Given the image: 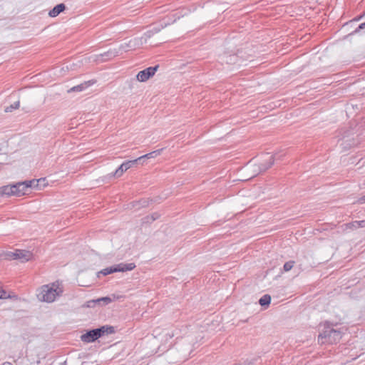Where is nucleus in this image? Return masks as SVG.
Returning <instances> with one entry per match:
<instances>
[{"label":"nucleus","instance_id":"1","mask_svg":"<svg viewBox=\"0 0 365 365\" xmlns=\"http://www.w3.org/2000/svg\"><path fill=\"white\" fill-rule=\"evenodd\" d=\"M63 292V287L61 282L56 281L52 283L42 285L37 290V298L41 302L51 303Z\"/></svg>","mask_w":365,"mask_h":365},{"label":"nucleus","instance_id":"2","mask_svg":"<svg viewBox=\"0 0 365 365\" xmlns=\"http://www.w3.org/2000/svg\"><path fill=\"white\" fill-rule=\"evenodd\" d=\"M163 151V149L156 150L154 151H152L149 153H147L145 155H143L135 160H128L124 163H123L114 172L113 177L115 178H120L121 177L123 173L130 169L135 163H137L138 160H140L143 158H155L157 156L160 155Z\"/></svg>","mask_w":365,"mask_h":365},{"label":"nucleus","instance_id":"3","mask_svg":"<svg viewBox=\"0 0 365 365\" xmlns=\"http://www.w3.org/2000/svg\"><path fill=\"white\" fill-rule=\"evenodd\" d=\"M275 158L272 153H265L262 155L253 165L254 171L258 174L265 172L269 169L274 163Z\"/></svg>","mask_w":365,"mask_h":365},{"label":"nucleus","instance_id":"4","mask_svg":"<svg viewBox=\"0 0 365 365\" xmlns=\"http://www.w3.org/2000/svg\"><path fill=\"white\" fill-rule=\"evenodd\" d=\"M135 267V264L134 263H128V264H120L114 267H107L101 270L99 274H102L103 275H108L113 272H126L133 270Z\"/></svg>","mask_w":365,"mask_h":365},{"label":"nucleus","instance_id":"5","mask_svg":"<svg viewBox=\"0 0 365 365\" xmlns=\"http://www.w3.org/2000/svg\"><path fill=\"white\" fill-rule=\"evenodd\" d=\"M159 66H155L153 67H148L143 71H140L138 73L136 76V79L139 82H145L150 78H152L156 71L158 70Z\"/></svg>","mask_w":365,"mask_h":365},{"label":"nucleus","instance_id":"6","mask_svg":"<svg viewBox=\"0 0 365 365\" xmlns=\"http://www.w3.org/2000/svg\"><path fill=\"white\" fill-rule=\"evenodd\" d=\"M6 255L10 259H20L24 262L29 260L32 255L29 251L16 250L14 252H8Z\"/></svg>","mask_w":365,"mask_h":365},{"label":"nucleus","instance_id":"7","mask_svg":"<svg viewBox=\"0 0 365 365\" xmlns=\"http://www.w3.org/2000/svg\"><path fill=\"white\" fill-rule=\"evenodd\" d=\"M106 331L105 327L96 329L87 332L81 336V339L85 342H91L98 339Z\"/></svg>","mask_w":365,"mask_h":365},{"label":"nucleus","instance_id":"8","mask_svg":"<svg viewBox=\"0 0 365 365\" xmlns=\"http://www.w3.org/2000/svg\"><path fill=\"white\" fill-rule=\"evenodd\" d=\"M35 182L34 180L25 181L23 182H19L14 185L16 190H14V196H22L27 192L29 188L34 186Z\"/></svg>","mask_w":365,"mask_h":365},{"label":"nucleus","instance_id":"9","mask_svg":"<svg viewBox=\"0 0 365 365\" xmlns=\"http://www.w3.org/2000/svg\"><path fill=\"white\" fill-rule=\"evenodd\" d=\"M15 189L16 187H14V185L3 186L0 187V195L7 196L14 195V190H16Z\"/></svg>","mask_w":365,"mask_h":365},{"label":"nucleus","instance_id":"10","mask_svg":"<svg viewBox=\"0 0 365 365\" xmlns=\"http://www.w3.org/2000/svg\"><path fill=\"white\" fill-rule=\"evenodd\" d=\"M65 5L63 4H59L56 5L52 10H51L48 13L49 16L51 17H56L61 12L65 10Z\"/></svg>","mask_w":365,"mask_h":365},{"label":"nucleus","instance_id":"11","mask_svg":"<svg viewBox=\"0 0 365 365\" xmlns=\"http://www.w3.org/2000/svg\"><path fill=\"white\" fill-rule=\"evenodd\" d=\"M35 182L34 186L32 187H36L37 189L41 190L48 186V183L46 178H40L38 180H33Z\"/></svg>","mask_w":365,"mask_h":365},{"label":"nucleus","instance_id":"12","mask_svg":"<svg viewBox=\"0 0 365 365\" xmlns=\"http://www.w3.org/2000/svg\"><path fill=\"white\" fill-rule=\"evenodd\" d=\"M271 302V297L268 294H265L262 297L259 301L261 306H268Z\"/></svg>","mask_w":365,"mask_h":365},{"label":"nucleus","instance_id":"13","mask_svg":"<svg viewBox=\"0 0 365 365\" xmlns=\"http://www.w3.org/2000/svg\"><path fill=\"white\" fill-rule=\"evenodd\" d=\"M364 226H365V221L364 220L356 221V222H354L352 223H350V224L347 225V227H349V228H356V227H364Z\"/></svg>","mask_w":365,"mask_h":365},{"label":"nucleus","instance_id":"14","mask_svg":"<svg viewBox=\"0 0 365 365\" xmlns=\"http://www.w3.org/2000/svg\"><path fill=\"white\" fill-rule=\"evenodd\" d=\"M158 217V216L157 215H155V216L154 215L146 216L143 219V223H150L155 220Z\"/></svg>","mask_w":365,"mask_h":365},{"label":"nucleus","instance_id":"15","mask_svg":"<svg viewBox=\"0 0 365 365\" xmlns=\"http://www.w3.org/2000/svg\"><path fill=\"white\" fill-rule=\"evenodd\" d=\"M86 87V83L73 86L69 90L71 91H81Z\"/></svg>","mask_w":365,"mask_h":365},{"label":"nucleus","instance_id":"16","mask_svg":"<svg viewBox=\"0 0 365 365\" xmlns=\"http://www.w3.org/2000/svg\"><path fill=\"white\" fill-rule=\"evenodd\" d=\"M294 261H289V262H286L284 264V270L285 272H288L289 270L292 269V268L294 266Z\"/></svg>","mask_w":365,"mask_h":365},{"label":"nucleus","instance_id":"17","mask_svg":"<svg viewBox=\"0 0 365 365\" xmlns=\"http://www.w3.org/2000/svg\"><path fill=\"white\" fill-rule=\"evenodd\" d=\"M9 297H10L9 294L6 291L2 289L0 287V299H7Z\"/></svg>","mask_w":365,"mask_h":365},{"label":"nucleus","instance_id":"18","mask_svg":"<svg viewBox=\"0 0 365 365\" xmlns=\"http://www.w3.org/2000/svg\"><path fill=\"white\" fill-rule=\"evenodd\" d=\"M19 106H20V103L19 101H17L14 103V106H11L10 108H6V112L11 111L12 109H17L19 108Z\"/></svg>","mask_w":365,"mask_h":365},{"label":"nucleus","instance_id":"19","mask_svg":"<svg viewBox=\"0 0 365 365\" xmlns=\"http://www.w3.org/2000/svg\"><path fill=\"white\" fill-rule=\"evenodd\" d=\"M19 106H20V103L19 101H17L14 103V106H11L10 108H6V112L11 111L12 109H17L19 108Z\"/></svg>","mask_w":365,"mask_h":365},{"label":"nucleus","instance_id":"20","mask_svg":"<svg viewBox=\"0 0 365 365\" xmlns=\"http://www.w3.org/2000/svg\"><path fill=\"white\" fill-rule=\"evenodd\" d=\"M101 301L106 302V304H109L112 302V299L108 297H106L99 298L96 300V302H101Z\"/></svg>","mask_w":365,"mask_h":365},{"label":"nucleus","instance_id":"21","mask_svg":"<svg viewBox=\"0 0 365 365\" xmlns=\"http://www.w3.org/2000/svg\"><path fill=\"white\" fill-rule=\"evenodd\" d=\"M365 27V23H363L361 24L360 26H359V28L360 29H364Z\"/></svg>","mask_w":365,"mask_h":365},{"label":"nucleus","instance_id":"22","mask_svg":"<svg viewBox=\"0 0 365 365\" xmlns=\"http://www.w3.org/2000/svg\"><path fill=\"white\" fill-rule=\"evenodd\" d=\"M330 333H331V334H338V333H337V331H335V330H331V331H330Z\"/></svg>","mask_w":365,"mask_h":365},{"label":"nucleus","instance_id":"23","mask_svg":"<svg viewBox=\"0 0 365 365\" xmlns=\"http://www.w3.org/2000/svg\"><path fill=\"white\" fill-rule=\"evenodd\" d=\"M2 365H13V364L10 362H4V363H3Z\"/></svg>","mask_w":365,"mask_h":365}]
</instances>
